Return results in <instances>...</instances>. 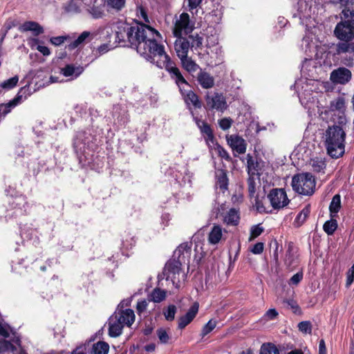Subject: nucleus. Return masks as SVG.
Listing matches in <instances>:
<instances>
[{
    "label": "nucleus",
    "instance_id": "1",
    "mask_svg": "<svg viewBox=\"0 0 354 354\" xmlns=\"http://www.w3.org/2000/svg\"><path fill=\"white\" fill-rule=\"evenodd\" d=\"M129 30V47L136 49L147 59L153 62L156 55L164 53V46L158 44L156 39V36L160 37V34L155 28L136 20Z\"/></svg>",
    "mask_w": 354,
    "mask_h": 354
},
{
    "label": "nucleus",
    "instance_id": "2",
    "mask_svg": "<svg viewBox=\"0 0 354 354\" xmlns=\"http://www.w3.org/2000/svg\"><path fill=\"white\" fill-rule=\"evenodd\" d=\"M160 57H162L161 61L156 62V66L160 68H165L169 73L170 78L174 81L178 86L179 90H182L184 85L190 86V84L183 75L180 69L177 66L176 62L171 59L169 55L165 51L161 55H156Z\"/></svg>",
    "mask_w": 354,
    "mask_h": 354
},
{
    "label": "nucleus",
    "instance_id": "3",
    "mask_svg": "<svg viewBox=\"0 0 354 354\" xmlns=\"http://www.w3.org/2000/svg\"><path fill=\"white\" fill-rule=\"evenodd\" d=\"M291 185L297 194L304 196H311L315 189V177L308 172L300 173L293 176Z\"/></svg>",
    "mask_w": 354,
    "mask_h": 354
},
{
    "label": "nucleus",
    "instance_id": "4",
    "mask_svg": "<svg viewBox=\"0 0 354 354\" xmlns=\"http://www.w3.org/2000/svg\"><path fill=\"white\" fill-rule=\"evenodd\" d=\"M339 125H333V158L342 157L345 152L346 133L344 126L346 124V118L341 115L338 118Z\"/></svg>",
    "mask_w": 354,
    "mask_h": 354
},
{
    "label": "nucleus",
    "instance_id": "5",
    "mask_svg": "<svg viewBox=\"0 0 354 354\" xmlns=\"http://www.w3.org/2000/svg\"><path fill=\"white\" fill-rule=\"evenodd\" d=\"M205 101L204 107L207 111H216L223 113L228 108L226 97L222 93L207 92L205 95Z\"/></svg>",
    "mask_w": 354,
    "mask_h": 354
},
{
    "label": "nucleus",
    "instance_id": "6",
    "mask_svg": "<svg viewBox=\"0 0 354 354\" xmlns=\"http://www.w3.org/2000/svg\"><path fill=\"white\" fill-rule=\"evenodd\" d=\"M267 198L274 209H283L290 203L287 194L283 188H272L269 192Z\"/></svg>",
    "mask_w": 354,
    "mask_h": 354
},
{
    "label": "nucleus",
    "instance_id": "7",
    "mask_svg": "<svg viewBox=\"0 0 354 354\" xmlns=\"http://www.w3.org/2000/svg\"><path fill=\"white\" fill-rule=\"evenodd\" d=\"M194 28V22L191 21L189 14L183 12L175 22L173 34L174 37H180L183 33L187 35L192 32Z\"/></svg>",
    "mask_w": 354,
    "mask_h": 354
},
{
    "label": "nucleus",
    "instance_id": "8",
    "mask_svg": "<svg viewBox=\"0 0 354 354\" xmlns=\"http://www.w3.org/2000/svg\"><path fill=\"white\" fill-rule=\"evenodd\" d=\"M333 32L339 40L351 41L354 39V23L351 20L342 21L336 25Z\"/></svg>",
    "mask_w": 354,
    "mask_h": 354
},
{
    "label": "nucleus",
    "instance_id": "9",
    "mask_svg": "<svg viewBox=\"0 0 354 354\" xmlns=\"http://www.w3.org/2000/svg\"><path fill=\"white\" fill-rule=\"evenodd\" d=\"M184 261L174 257L169 259L165 264L162 274L167 280L171 279L173 283H175L176 274H179L182 272V265Z\"/></svg>",
    "mask_w": 354,
    "mask_h": 354
},
{
    "label": "nucleus",
    "instance_id": "10",
    "mask_svg": "<svg viewBox=\"0 0 354 354\" xmlns=\"http://www.w3.org/2000/svg\"><path fill=\"white\" fill-rule=\"evenodd\" d=\"M182 95L184 102L186 104L192 116H194L193 109H200L203 106V102L200 100L199 96L193 91H186L183 87L182 90H179Z\"/></svg>",
    "mask_w": 354,
    "mask_h": 354
},
{
    "label": "nucleus",
    "instance_id": "11",
    "mask_svg": "<svg viewBox=\"0 0 354 354\" xmlns=\"http://www.w3.org/2000/svg\"><path fill=\"white\" fill-rule=\"evenodd\" d=\"M247 171L249 176H260L263 174L264 162L261 159L254 158L250 153L247 154Z\"/></svg>",
    "mask_w": 354,
    "mask_h": 354
},
{
    "label": "nucleus",
    "instance_id": "12",
    "mask_svg": "<svg viewBox=\"0 0 354 354\" xmlns=\"http://www.w3.org/2000/svg\"><path fill=\"white\" fill-rule=\"evenodd\" d=\"M299 263L298 251L293 243L290 242L286 252L284 264L288 270H292L299 265Z\"/></svg>",
    "mask_w": 354,
    "mask_h": 354
},
{
    "label": "nucleus",
    "instance_id": "13",
    "mask_svg": "<svg viewBox=\"0 0 354 354\" xmlns=\"http://www.w3.org/2000/svg\"><path fill=\"white\" fill-rule=\"evenodd\" d=\"M194 120L195 121L198 128L200 129V131L203 136L206 143L207 145H209L210 142L214 144L216 141V139L211 125L209 124L206 121L201 120L195 116H194Z\"/></svg>",
    "mask_w": 354,
    "mask_h": 354
},
{
    "label": "nucleus",
    "instance_id": "14",
    "mask_svg": "<svg viewBox=\"0 0 354 354\" xmlns=\"http://www.w3.org/2000/svg\"><path fill=\"white\" fill-rule=\"evenodd\" d=\"M106 3L104 0H93L87 5V11L93 19H102L105 16Z\"/></svg>",
    "mask_w": 354,
    "mask_h": 354
},
{
    "label": "nucleus",
    "instance_id": "15",
    "mask_svg": "<svg viewBox=\"0 0 354 354\" xmlns=\"http://www.w3.org/2000/svg\"><path fill=\"white\" fill-rule=\"evenodd\" d=\"M215 186L225 194L229 189L228 171L225 169H217L215 171Z\"/></svg>",
    "mask_w": 354,
    "mask_h": 354
},
{
    "label": "nucleus",
    "instance_id": "16",
    "mask_svg": "<svg viewBox=\"0 0 354 354\" xmlns=\"http://www.w3.org/2000/svg\"><path fill=\"white\" fill-rule=\"evenodd\" d=\"M316 59L318 63L323 66L325 69L330 68L332 66V53L330 48L326 45L319 46L316 53Z\"/></svg>",
    "mask_w": 354,
    "mask_h": 354
},
{
    "label": "nucleus",
    "instance_id": "17",
    "mask_svg": "<svg viewBox=\"0 0 354 354\" xmlns=\"http://www.w3.org/2000/svg\"><path fill=\"white\" fill-rule=\"evenodd\" d=\"M226 140L232 149L239 154L245 153L247 144L245 140L239 135H227Z\"/></svg>",
    "mask_w": 354,
    "mask_h": 354
},
{
    "label": "nucleus",
    "instance_id": "18",
    "mask_svg": "<svg viewBox=\"0 0 354 354\" xmlns=\"http://www.w3.org/2000/svg\"><path fill=\"white\" fill-rule=\"evenodd\" d=\"M199 309V304L198 302H194L189 308L188 311L185 315L179 317L178 321V328L183 330L187 325H189L196 317Z\"/></svg>",
    "mask_w": 354,
    "mask_h": 354
},
{
    "label": "nucleus",
    "instance_id": "19",
    "mask_svg": "<svg viewBox=\"0 0 354 354\" xmlns=\"http://www.w3.org/2000/svg\"><path fill=\"white\" fill-rule=\"evenodd\" d=\"M176 40L174 42V49L178 58L188 55L189 49L190 48V41L187 37H176Z\"/></svg>",
    "mask_w": 354,
    "mask_h": 354
},
{
    "label": "nucleus",
    "instance_id": "20",
    "mask_svg": "<svg viewBox=\"0 0 354 354\" xmlns=\"http://www.w3.org/2000/svg\"><path fill=\"white\" fill-rule=\"evenodd\" d=\"M192 242L181 243L174 251V257L184 261V263H189V258L192 252Z\"/></svg>",
    "mask_w": 354,
    "mask_h": 354
},
{
    "label": "nucleus",
    "instance_id": "21",
    "mask_svg": "<svg viewBox=\"0 0 354 354\" xmlns=\"http://www.w3.org/2000/svg\"><path fill=\"white\" fill-rule=\"evenodd\" d=\"M351 71L346 68L339 67L333 70V83L346 84L351 80Z\"/></svg>",
    "mask_w": 354,
    "mask_h": 354
},
{
    "label": "nucleus",
    "instance_id": "22",
    "mask_svg": "<svg viewBox=\"0 0 354 354\" xmlns=\"http://www.w3.org/2000/svg\"><path fill=\"white\" fill-rule=\"evenodd\" d=\"M129 27L130 25L129 24H122L118 26L117 30H115V41L121 44L124 46H129Z\"/></svg>",
    "mask_w": 354,
    "mask_h": 354
},
{
    "label": "nucleus",
    "instance_id": "23",
    "mask_svg": "<svg viewBox=\"0 0 354 354\" xmlns=\"http://www.w3.org/2000/svg\"><path fill=\"white\" fill-rule=\"evenodd\" d=\"M115 319H118L123 326H131L135 321V314L130 308L121 310L115 313Z\"/></svg>",
    "mask_w": 354,
    "mask_h": 354
},
{
    "label": "nucleus",
    "instance_id": "24",
    "mask_svg": "<svg viewBox=\"0 0 354 354\" xmlns=\"http://www.w3.org/2000/svg\"><path fill=\"white\" fill-rule=\"evenodd\" d=\"M20 32L31 31L34 36H39L44 33L43 27L37 22L33 21H27L19 27Z\"/></svg>",
    "mask_w": 354,
    "mask_h": 354
},
{
    "label": "nucleus",
    "instance_id": "25",
    "mask_svg": "<svg viewBox=\"0 0 354 354\" xmlns=\"http://www.w3.org/2000/svg\"><path fill=\"white\" fill-rule=\"evenodd\" d=\"M197 81L203 88H211L214 85V78L207 72L200 69L197 75Z\"/></svg>",
    "mask_w": 354,
    "mask_h": 354
},
{
    "label": "nucleus",
    "instance_id": "26",
    "mask_svg": "<svg viewBox=\"0 0 354 354\" xmlns=\"http://www.w3.org/2000/svg\"><path fill=\"white\" fill-rule=\"evenodd\" d=\"M240 221L239 210L236 208H230L223 216V223L227 225L236 226Z\"/></svg>",
    "mask_w": 354,
    "mask_h": 354
},
{
    "label": "nucleus",
    "instance_id": "27",
    "mask_svg": "<svg viewBox=\"0 0 354 354\" xmlns=\"http://www.w3.org/2000/svg\"><path fill=\"white\" fill-rule=\"evenodd\" d=\"M8 205L12 209H22L27 203L26 196L23 194L16 195L8 198Z\"/></svg>",
    "mask_w": 354,
    "mask_h": 354
},
{
    "label": "nucleus",
    "instance_id": "28",
    "mask_svg": "<svg viewBox=\"0 0 354 354\" xmlns=\"http://www.w3.org/2000/svg\"><path fill=\"white\" fill-rule=\"evenodd\" d=\"M326 149L327 154L332 157V126L328 125L319 143Z\"/></svg>",
    "mask_w": 354,
    "mask_h": 354
},
{
    "label": "nucleus",
    "instance_id": "29",
    "mask_svg": "<svg viewBox=\"0 0 354 354\" xmlns=\"http://www.w3.org/2000/svg\"><path fill=\"white\" fill-rule=\"evenodd\" d=\"M179 59L183 68L190 74L195 73L200 68V66L188 55H185Z\"/></svg>",
    "mask_w": 354,
    "mask_h": 354
},
{
    "label": "nucleus",
    "instance_id": "30",
    "mask_svg": "<svg viewBox=\"0 0 354 354\" xmlns=\"http://www.w3.org/2000/svg\"><path fill=\"white\" fill-rule=\"evenodd\" d=\"M223 236V230L219 225H214L208 234V241L212 245L220 242Z\"/></svg>",
    "mask_w": 354,
    "mask_h": 354
},
{
    "label": "nucleus",
    "instance_id": "31",
    "mask_svg": "<svg viewBox=\"0 0 354 354\" xmlns=\"http://www.w3.org/2000/svg\"><path fill=\"white\" fill-rule=\"evenodd\" d=\"M310 205L308 204L301 210L294 220L293 225L295 227H299L305 223L310 215Z\"/></svg>",
    "mask_w": 354,
    "mask_h": 354
},
{
    "label": "nucleus",
    "instance_id": "32",
    "mask_svg": "<svg viewBox=\"0 0 354 354\" xmlns=\"http://www.w3.org/2000/svg\"><path fill=\"white\" fill-rule=\"evenodd\" d=\"M38 234V231L36 229L28 228L23 232L22 235L27 241H31L34 246L38 247L40 244V239Z\"/></svg>",
    "mask_w": 354,
    "mask_h": 354
},
{
    "label": "nucleus",
    "instance_id": "33",
    "mask_svg": "<svg viewBox=\"0 0 354 354\" xmlns=\"http://www.w3.org/2000/svg\"><path fill=\"white\" fill-rule=\"evenodd\" d=\"M123 327L124 326L120 322H118V319H115V321H113L112 319L111 321L109 322V336L111 337H118L122 334Z\"/></svg>",
    "mask_w": 354,
    "mask_h": 354
},
{
    "label": "nucleus",
    "instance_id": "34",
    "mask_svg": "<svg viewBox=\"0 0 354 354\" xmlns=\"http://www.w3.org/2000/svg\"><path fill=\"white\" fill-rule=\"evenodd\" d=\"M310 165L314 172L324 174L326 167L325 158L318 157L312 158L310 160Z\"/></svg>",
    "mask_w": 354,
    "mask_h": 354
},
{
    "label": "nucleus",
    "instance_id": "35",
    "mask_svg": "<svg viewBox=\"0 0 354 354\" xmlns=\"http://www.w3.org/2000/svg\"><path fill=\"white\" fill-rule=\"evenodd\" d=\"M109 345L104 341H99L92 346L91 354H108Z\"/></svg>",
    "mask_w": 354,
    "mask_h": 354
},
{
    "label": "nucleus",
    "instance_id": "36",
    "mask_svg": "<svg viewBox=\"0 0 354 354\" xmlns=\"http://www.w3.org/2000/svg\"><path fill=\"white\" fill-rule=\"evenodd\" d=\"M84 71L82 66L75 67L73 64H67L62 69V73L65 77H69L75 75V77L79 76Z\"/></svg>",
    "mask_w": 354,
    "mask_h": 354
},
{
    "label": "nucleus",
    "instance_id": "37",
    "mask_svg": "<svg viewBox=\"0 0 354 354\" xmlns=\"http://www.w3.org/2000/svg\"><path fill=\"white\" fill-rule=\"evenodd\" d=\"M136 239L129 232H124L122 235V245L126 250L132 249L136 245Z\"/></svg>",
    "mask_w": 354,
    "mask_h": 354
},
{
    "label": "nucleus",
    "instance_id": "38",
    "mask_svg": "<svg viewBox=\"0 0 354 354\" xmlns=\"http://www.w3.org/2000/svg\"><path fill=\"white\" fill-rule=\"evenodd\" d=\"M336 54L340 55L342 53H354V43L350 41L339 42L336 44Z\"/></svg>",
    "mask_w": 354,
    "mask_h": 354
},
{
    "label": "nucleus",
    "instance_id": "39",
    "mask_svg": "<svg viewBox=\"0 0 354 354\" xmlns=\"http://www.w3.org/2000/svg\"><path fill=\"white\" fill-rule=\"evenodd\" d=\"M319 106V117L320 118L325 121L326 123H328L330 121H332V101L330 102L328 106Z\"/></svg>",
    "mask_w": 354,
    "mask_h": 354
},
{
    "label": "nucleus",
    "instance_id": "40",
    "mask_svg": "<svg viewBox=\"0 0 354 354\" xmlns=\"http://www.w3.org/2000/svg\"><path fill=\"white\" fill-rule=\"evenodd\" d=\"M19 82V77L15 75L14 77L3 81L0 84V95L2 94L3 91H10L17 86Z\"/></svg>",
    "mask_w": 354,
    "mask_h": 354
},
{
    "label": "nucleus",
    "instance_id": "41",
    "mask_svg": "<svg viewBox=\"0 0 354 354\" xmlns=\"http://www.w3.org/2000/svg\"><path fill=\"white\" fill-rule=\"evenodd\" d=\"M108 8L116 12L121 11L126 6V0H104Z\"/></svg>",
    "mask_w": 354,
    "mask_h": 354
},
{
    "label": "nucleus",
    "instance_id": "42",
    "mask_svg": "<svg viewBox=\"0 0 354 354\" xmlns=\"http://www.w3.org/2000/svg\"><path fill=\"white\" fill-rule=\"evenodd\" d=\"M91 35V32L88 31L82 32L78 37L68 44V48L69 50H73L77 48L80 45L83 44L85 40Z\"/></svg>",
    "mask_w": 354,
    "mask_h": 354
},
{
    "label": "nucleus",
    "instance_id": "43",
    "mask_svg": "<svg viewBox=\"0 0 354 354\" xmlns=\"http://www.w3.org/2000/svg\"><path fill=\"white\" fill-rule=\"evenodd\" d=\"M260 354H279V351L274 344L264 343L261 346Z\"/></svg>",
    "mask_w": 354,
    "mask_h": 354
},
{
    "label": "nucleus",
    "instance_id": "44",
    "mask_svg": "<svg viewBox=\"0 0 354 354\" xmlns=\"http://www.w3.org/2000/svg\"><path fill=\"white\" fill-rule=\"evenodd\" d=\"M177 312V308L175 305H169L167 308H164L162 313L165 318L168 322H172L175 319V315Z\"/></svg>",
    "mask_w": 354,
    "mask_h": 354
},
{
    "label": "nucleus",
    "instance_id": "45",
    "mask_svg": "<svg viewBox=\"0 0 354 354\" xmlns=\"http://www.w3.org/2000/svg\"><path fill=\"white\" fill-rule=\"evenodd\" d=\"M299 98L301 104L304 106H307L309 102H313L314 101L313 93L307 90H304V91L299 93Z\"/></svg>",
    "mask_w": 354,
    "mask_h": 354
},
{
    "label": "nucleus",
    "instance_id": "46",
    "mask_svg": "<svg viewBox=\"0 0 354 354\" xmlns=\"http://www.w3.org/2000/svg\"><path fill=\"white\" fill-rule=\"evenodd\" d=\"M64 10L68 13H80L81 8L75 0H70L64 6Z\"/></svg>",
    "mask_w": 354,
    "mask_h": 354
},
{
    "label": "nucleus",
    "instance_id": "47",
    "mask_svg": "<svg viewBox=\"0 0 354 354\" xmlns=\"http://www.w3.org/2000/svg\"><path fill=\"white\" fill-rule=\"evenodd\" d=\"M17 100L12 99L9 102L6 104H0V115L2 114L3 115H7L11 111V109L15 107L19 104L17 103Z\"/></svg>",
    "mask_w": 354,
    "mask_h": 354
},
{
    "label": "nucleus",
    "instance_id": "48",
    "mask_svg": "<svg viewBox=\"0 0 354 354\" xmlns=\"http://www.w3.org/2000/svg\"><path fill=\"white\" fill-rule=\"evenodd\" d=\"M264 232L261 224L252 225L250 228L249 241H252L259 236Z\"/></svg>",
    "mask_w": 354,
    "mask_h": 354
},
{
    "label": "nucleus",
    "instance_id": "49",
    "mask_svg": "<svg viewBox=\"0 0 354 354\" xmlns=\"http://www.w3.org/2000/svg\"><path fill=\"white\" fill-rule=\"evenodd\" d=\"M30 86L28 85H26L19 90L17 94L14 97V100H17V103L19 104L22 101L23 97L26 99L27 96L30 95Z\"/></svg>",
    "mask_w": 354,
    "mask_h": 354
},
{
    "label": "nucleus",
    "instance_id": "50",
    "mask_svg": "<svg viewBox=\"0 0 354 354\" xmlns=\"http://www.w3.org/2000/svg\"><path fill=\"white\" fill-rule=\"evenodd\" d=\"M187 38L190 41V48H194L196 49L201 48L203 39V37H200L198 34L196 35H190Z\"/></svg>",
    "mask_w": 354,
    "mask_h": 354
},
{
    "label": "nucleus",
    "instance_id": "51",
    "mask_svg": "<svg viewBox=\"0 0 354 354\" xmlns=\"http://www.w3.org/2000/svg\"><path fill=\"white\" fill-rule=\"evenodd\" d=\"M217 322L214 319H210L208 322L203 327L201 336L204 337L209 333H211L216 326Z\"/></svg>",
    "mask_w": 354,
    "mask_h": 354
},
{
    "label": "nucleus",
    "instance_id": "52",
    "mask_svg": "<svg viewBox=\"0 0 354 354\" xmlns=\"http://www.w3.org/2000/svg\"><path fill=\"white\" fill-rule=\"evenodd\" d=\"M152 299L154 302H161L166 297V292L165 290L160 288H155L151 294Z\"/></svg>",
    "mask_w": 354,
    "mask_h": 354
},
{
    "label": "nucleus",
    "instance_id": "53",
    "mask_svg": "<svg viewBox=\"0 0 354 354\" xmlns=\"http://www.w3.org/2000/svg\"><path fill=\"white\" fill-rule=\"evenodd\" d=\"M248 196L250 198H252L256 192V183L254 177L249 176L247 180Z\"/></svg>",
    "mask_w": 354,
    "mask_h": 354
},
{
    "label": "nucleus",
    "instance_id": "54",
    "mask_svg": "<svg viewBox=\"0 0 354 354\" xmlns=\"http://www.w3.org/2000/svg\"><path fill=\"white\" fill-rule=\"evenodd\" d=\"M233 122V120L230 117L223 118L218 122L219 127L223 131H227L230 129Z\"/></svg>",
    "mask_w": 354,
    "mask_h": 354
},
{
    "label": "nucleus",
    "instance_id": "55",
    "mask_svg": "<svg viewBox=\"0 0 354 354\" xmlns=\"http://www.w3.org/2000/svg\"><path fill=\"white\" fill-rule=\"evenodd\" d=\"M298 328L299 331L304 334H310L312 332V324L309 321H303L299 323Z\"/></svg>",
    "mask_w": 354,
    "mask_h": 354
},
{
    "label": "nucleus",
    "instance_id": "56",
    "mask_svg": "<svg viewBox=\"0 0 354 354\" xmlns=\"http://www.w3.org/2000/svg\"><path fill=\"white\" fill-rule=\"evenodd\" d=\"M304 278V272L303 270H300L296 274H295L288 281V284L290 286H297Z\"/></svg>",
    "mask_w": 354,
    "mask_h": 354
},
{
    "label": "nucleus",
    "instance_id": "57",
    "mask_svg": "<svg viewBox=\"0 0 354 354\" xmlns=\"http://www.w3.org/2000/svg\"><path fill=\"white\" fill-rule=\"evenodd\" d=\"M215 150L217 151L218 156H220L221 158H223L228 162L232 160V158L229 153L218 143H216V147L215 148Z\"/></svg>",
    "mask_w": 354,
    "mask_h": 354
},
{
    "label": "nucleus",
    "instance_id": "58",
    "mask_svg": "<svg viewBox=\"0 0 354 354\" xmlns=\"http://www.w3.org/2000/svg\"><path fill=\"white\" fill-rule=\"evenodd\" d=\"M15 346L9 341L6 339H0V353L5 351H14Z\"/></svg>",
    "mask_w": 354,
    "mask_h": 354
},
{
    "label": "nucleus",
    "instance_id": "59",
    "mask_svg": "<svg viewBox=\"0 0 354 354\" xmlns=\"http://www.w3.org/2000/svg\"><path fill=\"white\" fill-rule=\"evenodd\" d=\"M158 337L162 344H167L169 340V336L167 333L166 330L160 328L156 331Z\"/></svg>",
    "mask_w": 354,
    "mask_h": 354
},
{
    "label": "nucleus",
    "instance_id": "60",
    "mask_svg": "<svg viewBox=\"0 0 354 354\" xmlns=\"http://www.w3.org/2000/svg\"><path fill=\"white\" fill-rule=\"evenodd\" d=\"M111 48L112 47L109 44H103L97 47L95 50L94 55L96 57H100L109 52Z\"/></svg>",
    "mask_w": 354,
    "mask_h": 354
},
{
    "label": "nucleus",
    "instance_id": "61",
    "mask_svg": "<svg viewBox=\"0 0 354 354\" xmlns=\"http://www.w3.org/2000/svg\"><path fill=\"white\" fill-rule=\"evenodd\" d=\"M354 281V264L346 272V287L349 288Z\"/></svg>",
    "mask_w": 354,
    "mask_h": 354
},
{
    "label": "nucleus",
    "instance_id": "62",
    "mask_svg": "<svg viewBox=\"0 0 354 354\" xmlns=\"http://www.w3.org/2000/svg\"><path fill=\"white\" fill-rule=\"evenodd\" d=\"M264 249V243L262 242H258L255 243L250 249V252L254 254H260L263 252Z\"/></svg>",
    "mask_w": 354,
    "mask_h": 354
},
{
    "label": "nucleus",
    "instance_id": "63",
    "mask_svg": "<svg viewBox=\"0 0 354 354\" xmlns=\"http://www.w3.org/2000/svg\"><path fill=\"white\" fill-rule=\"evenodd\" d=\"M66 39L67 37L66 36H57L51 37L50 41L55 46H59L62 44Z\"/></svg>",
    "mask_w": 354,
    "mask_h": 354
},
{
    "label": "nucleus",
    "instance_id": "64",
    "mask_svg": "<svg viewBox=\"0 0 354 354\" xmlns=\"http://www.w3.org/2000/svg\"><path fill=\"white\" fill-rule=\"evenodd\" d=\"M341 207L340 196L336 194L333 196V214L338 212Z\"/></svg>",
    "mask_w": 354,
    "mask_h": 354
}]
</instances>
